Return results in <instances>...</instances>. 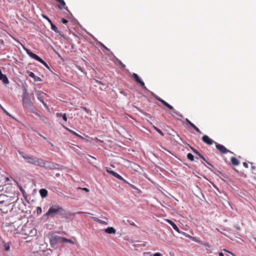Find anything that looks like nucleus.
<instances>
[{"label":"nucleus","instance_id":"e433bc0d","mask_svg":"<svg viewBox=\"0 0 256 256\" xmlns=\"http://www.w3.org/2000/svg\"><path fill=\"white\" fill-rule=\"evenodd\" d=\"M62 22L63 24H66L68 23V21L66 19H65V18H62Z\"/></svg>","mask_w":256,"mask_h":256},{"label":"nucleus","instance_id":"c9c22d12","mask_svg":"<svg viewBox=\"0 0 256 256\" xmlns=\"http://www.w3.org/2000/svg\"><path fill=\"white\" fill-rule=\"evenodd\" d=\"M56 117L60 118V117H62V116L63 114L60 113V112H57V113L56 114Z\"/></svg>","mask_w":256,"mask_h":256},{"label":"nucleus","instance_id":"dca6fc26","mask_svg":"<svg viewBox=\"0 0 256 256\" xmlns=\"http://www.w3.org/2000/svg\"><path fill=\"white\" fill-rule=\"evenodd\" d=\"M230 160L232 164L234 166H238L240 164L239 160L234 157L231 158Z\"/></svg>","mask_w":256,"mask_h":256},{"label":"nucleus","instance_id":"e2e57ef3","mask_svg":"<svg viewBox=\"0 0 256 256\" xmlns=\"http://www.w3.org/2000/svg\"><path fill=\"white\" fill-rule=\"evenodd\" d=\"M12 210H13V209H11V210H10V212H12Z\"/></svg>","mask_w":256,"mask_h":256},{"label":"nucleus","instance_id":"2eb2a0df","mask_svg":"<svg viewBox=\"0 0 256 256\" xmlns=\"http://www.w3.org/2000/svg\"><path fill=\"white\" fill-rule=\"evenodd\" d=\"M105 232L110 234H114L116 232L115 229L112 227H108L106 229Z\"/></svg>","mask_w":256,"mask_h":256},{"label":"nucleus","instance_id":"bf43d9fd","mask_svg":"<svg viewBox=\"0 0 256 256\" xmlns=\"http://www.w3.org/2000/svg\"><path fill=\"white\" fill-rule=\"evenodd\" d=\"M2 212H4H4H5V213H7V212H8V210H6V212H5V211H2Z\"/></svg>","mask_w":256,"mask_h":256},{"label":"nucleus","instance_id":"393cba45","mask_svg":"<svg viewBox=\"0 0 256 256\" xmlns=\"http://www.w3.org/2000/svg\"><path fill=\"white\" fill-rule=\"evenodd\" d=\"M106 171L108 173L110 174H111L112 176H114V174H115L116 172H114V171H113L110 168H106Z\"/></svg>","mask_w":256,"mask_h":256},{"label":"nucleus","instance_id":"9b49d317","mask_svg":"<svg viewBox=\"0 0 256 256\" xmlns=\"http://www.w3.org/2000/svg\"><path fill=\"white\" fill-rule=\"evenodd\" d=\"M60 239L58 238V236H52L50 240L51 246L54 247L58 241H60Z\"/></svg>","mask_w":256,"mask_h":256},{"label":"nucleus","instance_id":"c03bdc74","mask_svg":"<svg viewBox=\"0 0 256 256\" xmlns=\"http://www.w3.org/2000/svg\"><path fill=\"white\" fill-rule=\"evenodd\" d=\"M223 250H224V251H225V252H228V253L230 254L232 256H235V255H234V254H233L231 252H229V251L227 250H226V249H224Z\"/></svg>","mask_w":256,"mask_h":256},{"label":"nucleus","instance_id":"cd10ccee","mask_svg":"<svg viewBox=\"0 0 256 256\" xmlns=\"http://www.w3.org/2000/svg\"><path fill=\"white\" fill-rule=\"evenodd\" d=\"M197 132L199 133V134H202V132L200 130V129L197 128L194 124L193 126H192Z\"/></svg>","mask_w":256,"mask_h":256},{"label":"nucleus","instance_id":"de8ad7c7","mask_svg":"<svg viewBox=\"0 0 256 256\" xmlns=\"http://www.w3.org/2000/svg\"><path fill=\"white\" fill-rule=\"evenodd\" d=\"M39 134L41 137H42V138H43V139H44V140H46V138L45 136H42L40 133H39V134Z\"/></svg>","mask_w":256,"mask_h":256},{"label":"nucleus","instance_id":"0eeeda50","mask_svg":"<svg viewBox=\"0 0 256 256\" xmlns=\"http://www.w3.org/2000/svg\"><path fill=\"white\" fill-rule=\"evenodd\" d=\"M155 98L160 102H161L164 105L168 107L170 110H174V107L170 105L169 104H168L167 102L164 101V100L161 98L160 97H159L158 96H154Z\"/></svg>","mask_w":256,"mask_h":256},{"label":"nucleus","instance_id":"f257e3e1","mask_svg":"<svg viewBox=\"0 0 256 256\" xmlns=\"http://www.w3.org/2000/svg\"><path fill=\"white\" fill-rule=\"evenodd\" d=\"M19 154L22 158L28 160L29 164L44 168L46 170H52L55 168V164L52 162L42 158L28 156L23 152H19Z\"/></svg>","mask_w":256,"mask_h":256},{"label":"nucleus","instance_id":"6e6552de","mask_svg":"<svg viewBox=\"0 0 256 256\" xmlns=\"http://www.w3.org/2000/svg\"><path fill=\"white\" fill-rule=\"evenodd\" d=\"M203 142L208 144L212 145V144L214 142L211 138H210L208 136L204 135L202 138Z\"/></svg>","mask_w":256,"mask_h":256},{"label":"nucleus","instance_id":"052dcab7","mask_svg":"<svg viewBox=\"0 0 256 256\" xmlns=\"http://www.w3.org/2000/svg\"><path fill=\"white\" fill-rule=\"evenodd\" d=\"M205 245L206 246H210V245L208 244H206Z\"/></svg>","mask_w":256,"mask_h":256},{"label":"nucleus","instance_id":"473e14b6","mask_svg":"<svg viewBox=\"0 0 256 256\" xmlns=\"http://www.w3.org/2000/svg\"><path fill=\"white\" fill-rule=\"evenodd\" d=\"M186 123L189 124L191 127L192 126H193L194 124L193 123H192L188 118H186Z\"/></svg>","mask_w":256,"mask_h":256},{"label":"nucleus","instance_id":"7ed1b4c3","mask_svg":"<svg viewBox=\"0 0 256 256\" xmlns=\"http://www.w3.org/2000/svg\"><path fill=\"white\" fill-rule=\"evenodd\" d=\"M24 49L26 52V54L30 57L38 61L39 62H40V63L43 64L46 68H49V66L48 65V64L44 60H42L40 57H39L38 55L33 53L29 49L27 48L26 47H24Z\"/></svg>","mask_w":256,"mask_h":256},{"label":"nucleus","instance_id":"20e7f679","mask_svg":"<svg viewBox=\"0 0 256 256\" xmlns=\"http://www.w3.org/2000/svg\"><path fill=\"white\" fill-rule=\"evenodd\" d=\"M64 209H49L48 212L46 214L47 216L51 217L58 216H64Z\"/></svg>","mask_w":256,"mask_h":256},{"label":"nucleus","instance_id":"a18cd8bd","mask_svg":"<svg viewBox=\"0 0 256 256\" xmlns=\"http://www.w3.org/2000/svg\"><path fill=\"white\" fill-rule=\"evenodd\" d=\"M82 190L86 192H89V191H90L89 190L86 188H82Z\"/></svg>","mask_w":256,"mask_h":256},{"label":"nucleus","instance_id":"4468645a","mask_svg":"<svg viewBox=\"0 0 256 256\" xmlns=\"http://www.w3.org/2000/svg\"><path fill=\"white\" fill-rule=\"evenodd\" d=\"M64 128L66 130H67L68 132H70L71 134H74V136H78V138H81L84 139V138L82 136H80V134H77V133H76V132H75L74 131V130H72L70 129L69 128H67V127H66V126H64Z\"/></svg>","mask_w":256,"mask_h":256},{"label":"nucleus","instance_id":"b1692460","mask_svg":"<svg viewBox=\"0 0 256 256\" xmlns=\"http://www.w3.org/2000/svg\"><path fill=\"white\" fill-rule=\"evenodd\" d=\"M187 158L190 161H193L194 160V156L191 153H188L187 154Z\"/></svg>","mask_w":256,"mask_h":256},{"label":"nucleus","instance_id":"bb28decb","mask_svg":"<svg viewBox=\"0 0 256 256\" xmlns=\"http://www.w3.org/2000/svg\"><path fill=\"white\" fill-rule=\"evenodd\" d=\"M26 73L28 74L29 76L33 78H35L36 76L34 74V73H33L32 72L28 70L26 72Z\"/></svg>","mask_w":256,"mask_h":256},{"label":"nucleus","instance_id":"a19ab883","mask_svg":"<svg viewBox=\"0 0 256 256\" xmlns=\"http://www.w3.org/2000/svg\"><path fill=\"white\" fill-rule=\"evenodd\" d=\"M18 186V188H19L20 190L24 194V190L20 186Z\"/></svg>","mask_w":256,"mask_h":256},{"label":"nucleus","instance_id":"a878e982","mask_svg":"<svg viewBox=\"0 0 256 256\" xmlns=\"http://www.w3.org/2000/svg\"><path fill=\"white\" fill-rule=\"evenodd\" d=\"M122 180L124 183L128 184L130 186L134 189H136V187L128 183V182L126 180L124 179V178H122V180Z\"/></svg>","mask_w":256,"mask_h":256},{"label":"nucleus","instance_id":"13d9d810","mask_svg":"<svg viewBox=\"0 0 256 256\" xmlns=\"http://www.w3.org/2000/svg\"><path fill=\"white\" fill-rule=\"evenodd\" d=\"M190 148H191V150H192V152H193V150H194L195 149V148H194L192 147H190Z\"/></svg>","mask_w":256,"mask_h":256},{"label":"nucleus","instance_id":"4c0bfd02","mask_svg":"<svg viewBox=\"0 0 256 256\" xmlns=\"http://www.w3.org/2000/svg\"><path fill=\"white\" fill-rule=\"evenodd\" d=\"M193 152H194L195 154H197L198 156L200 155V152H198L196 150V149H194V150H193Z\"/></svg>","mask_w":256,"mask_h":256},{"label":"nucleus","instance_id":"6e6d98bb","mask_svg":"<svg viewBox=\"0 0 256 256\" xmlns=\"http://www.w3.org/2000/svg\"><path fill=\"white\" fill-rule=\"evenodd\" d=\"M78 68L80 70L82 71V70L81 68H80V66H78Z\"/></svg>","mask_w":256,"mask_h":256},{"label":"nucleus","instance_id":"37998d69","mask_svg":"<svg viewBox=\"0 0 256 256\" xmlns=\"http://www.w3.org/2000/svg\"><path fill=\"white\" fill-rule=\"evenodd\" d=\"M42 104H44V106L46 109L48 110V105L46 104L44 102V103H42Z\"/></svg>","mask_w":256,"mask_h":256},{"label":"nucleus","instance_id":"58836bf2","mask_svg":"<svg viewBox=\"0 0 256 256\" xmlns=\"http://www.w3.org/2000/svg\"><path fill=\"white\" fill-rule=\"evenodd\" d=\"M82 108L87 113H88L89 112V110L86 107H82Z\"/></svg>","mask_w":256,"mask_h":256},{"label":"nucleus","instance_id":"79ce46f5","mask_svg":"<svg viewBox=\"0 0 256 256\" xmlns=\"http://www.w3.org/2000/svg\"><path fill=\"white\" fill-rule=\"evenodd\" d=\"M243 166L246 168H248V164L245 162L243 163Z\"/></svg>","mask_w":256,"mask_h":256},{"label":"nucleus","instance_id":"a211bd4d","mask_svg":"<svg viewBox=\"0 0 256 256\" xmlns=\"http://www.w3.org/2000/svg\"><path fill=\"white\" fill-rule=\"evenodd\" d=\"M58 238L60 239V240H62V242H68V243L72 244H74V242L70 239H68L65 238H63V237H61V236H58Z\"/></svg>","mask_w":256,"mask_h":256},{"label":"nucleus","instance_id":"4d7b16f0","mask_svg":"<svg viewBox=\"0 0 256 256\" xmlns=\"http://www.w3.org/2000/svg\"><path fill=\"white\" fill-rule=\"evenodd\" d=\"M58 2L60 3V2L61 1H62V0H56Z\"/></svg>","mask_w":256,"mask_h":256},{"label":"nucleus","instance_id":"f3484780","mask_svg":"<svg viewBox=\"0 0 256 256\" xmlns=\"http://www.w3.org/2000/svg\"><path fill=\"white\" fill-rule=\"evenodd\" d=\"M93 218V220L94 221H96V222H98L100 224H105V225H106V224H108V222L104 221V220H100V219H99V218H97L94 217V218Z\"/></svg>","mask_w":256,"mask_h":256},{"label":"nucleus","instance_id":"39448f33","mask_svg":"<svg viewBox=\"0 0 256 256\" xmlns=\"http://www.w3.org/2000/svg\"><path fill=\"white\" fill-rule=\"evenodd\" d=\"M216 147L220 151V152L222 154H226L227 152L232 153V152H231L230 150H228L222 144H216Z\"/></svg>","mask_w":256,"mask_h":256},{"label":"nucleus","instance_id":"3c124183","mask_svg":"<svg viewBox=\"0 0 256 256\" xmlns=\"http://www.w3.org/2000/svg\"><path fill=\"white\" fill-rule=\"evenodd\" d=\"M174 113H175V114H176L177 115H178V116H182V114H179L178 112H174Z\"/></svg>","mask_w":256,"mask_h":256},{"label":"nucleus","instance_id":"5701e85b","mask_svg":"<svg viewBox=\"0 0 256 256\" xmlns=\"http://www.w3.org/2000/svg\"><path fill=\"white\" fill-rule=\"evenodd\" d=\"M154 128L159 133L161 136H164V134L162 132L159 128H158L157 127L155 126H153Z\"/></svg>","mask_w":256,"mask_h":256},{"label":"nucleus","instance_id":"c756f323","mask_svg":"<svg viewBox=\"0 0 256 256\" xmlns=\"http://www.w3.org/2000/svg\"><path fill=\"white\" fill-rule=\"evenodd\" d=\"M93 80L97 84H100V85H102V86H104V84L102 82H100V81H99L98 80H96V78H93Z\"/></svg>","mask_w":256,"mask_h":256},{"label":"nucleus","instance_id":"4be33fe9","mask_svg":"<svg viewBox=\"0 0 256 256\" xmlns=\"http://www.w3.org/2000/svg\"><path fill=\"white\" fill-rule=\"evenodd\" d=\"M60 4L62 6L63 8L67 10L68 12H70V10L68 9V8L66 6V2L64 0L60 2Z\"/></svg>","mask_w":256,"mask_h":256},{"label":"nucleus","instance_id":"5fc2aeb1","mask_svg":"<svg viewBox=\"0 0 256 256\" xmlns=\"http://www.w3.org/2000/svg\"><path fill=\"white\" fill-rule=\"evenodd\" d=\"M2 110H3L4 112L7 114V115H8V112L5 110H4V108H2Z\"/></svg>","mask_w":256,"mask_h":256},{"label":"nucleus","instance_id":"864d4df0","mask_svg":"<svg viewBox=\"0 0 256 256\" xmlns=\"http://www.w3.org/2000/svg\"><path fill=\"white\" fill-rule=\"evenodd\" d=\"M58 7L60 10H62V8L60 5H58Z\"/></svg>","mask_w":256,"mask_h":256},{"label":"nucleus","instance_id":"603ef678","mask_svg":"<svg viewBox=\"0 0 256 256\" xmlns=\"http://www.w3.org/2000/svg\"><path fill=\"white\" fill-rule=\"evenodd\" d=\"M219 256H224V254L222 252H220L219 253Z\"/></svg>","mask_w":256,"mask_h":256},{"label":"nucleus","instance_id":"f704fd0d","mask_svg":"<svg viewBox=\"0 0 256 256\" xmlns=\"http://www.w3.org/2000/svg\"><path fill=\"white\" fill-rule=\"evenodd\" d=\"M62 119H63L65 122H67L68 118H67V117H66V114H65V113L63 114V116H62Z\"/></svg>","mask_w":256,"mask_h":256},{"label":"nucleus","instance_id":"c85d7f7f","mask_svg":"<svg viewBox=\"0 0 256 256\" xmlns=\"http://www.w3.org/2000/svg\"><path fill=\"white\" fill-rule=\"evenodd\" d=\"M198 156L200 158L204 161L206 162L208 164L210 165V166H212V164L209 163L206 160V158H204V157L202 154H200V155Z\"/></svg>","mask_w":256,"mask_h":256},{"label":"nucleus","instance_id":"8fccbe9b","mask_svg":"<svg viewBox=\"0 0 256 256\" xmlns=\"http://www.w3.org/2000/svg\"><path fill=\"white\" fill-rule=\"evenodd\" d=\"M37 212H38V213H41L42 209H37Z\"/></svg>","mask_w":256,"mask_h":256},{"label":"nucleus","instance_id":"680f3d73","mask_svg":"<svg viewBox=\"0 0 256 256\" xmlns=\"http://www.w3.org/2000/svg\"><path fill=\"white\" fill-rule=\"evenodd\" d=\"M236 228L238 230H240V227H236Z\"/></svg>","mask_w":256,"mask_h":256},{"label":"nucleus","instance_id":"ea45409f","mask_svg":"<svg viewBox=\"0 0 256 256\" xmlns=\"http://www.w3.org/2000/svg\"><path fill=\"white\" fill-rule=\"evenodd\" d=\"M154 256H162V254L160 252H156L153 254Z\"/></svg>","mask_w":256,"mask_h":256},{"label":"nucleus","instance_id":"412c9836","mask_svg":"<svg viewBox=\"0 0 256 256\" xmlns=\"http://www.w3.org/2000/svg\"><path fill=\"white\" fill-rule=\"evenodd\" d=\"M40 118V120L45 124H50L48 122V118L44 116H42L40 114L38 116Z\"/></svg>","mask_w":256,"mask_h":256},{"label":"nucleus","instance_id":"1a4fd4ad","mask_svg":"<svg viewBox=\"0 0 256 256\" xmlns=\"http://www.w3.org/2000/svg\"><path fill=\"white\" fill-rule=\"evenodd\" d=\"M165 220L166 222H168L169 224H170L175 230L178 232V233H180L181 232L180 231V230L178 228L177 226L171 220H170L169 219H166V220ZM182 234H186L184 232H182Z\"/></svg>","mask_w":256,"mask_h":256},{"label":"nucleus","instance_id":"f03ea898","mask_svg":"<svg viewBox=\"0 0 256 256\" xmlns=\"http://www.w3.org/2000/svg\"><path fill=\"white\" fill-rule=\"evenodd\" d=\"M22 104L24 108L36 114V116H40V114L36 112L33 102L31 101L29 94L25 90L22 96Z\"/></svg>","mask_w":256,"mask_h":256},{"label":"nucleus","instance_id":"09e8293b","mask_svg":"<svg viewBox=\"0 0 256 256\" xmlns=\"http://www.w3.org/2000/svg\"><path fill=\"white\" fill-rule=\"evenodd\" d=\"M120 64L123 68H124L125 66V65L124 64H122L120 61Z\"/></svg>","mask_w":256,"mask_h":256},{"label":"nucleus","instance_id":"f8f14e48","mask_svg":"<svg viewBox=\"0 0 256 256\" xmlns=\"http://www.w3.org/2000/svg\"><path fill=\"white\" fill-rule=\"evenodd\" d=\"M39 192L41 197L42 198L46 197L48 195V192L45 188L40 189Z\"/></svg>","mask_w":256,"mask_h":256},{"label":"nucleus","instance_id":"72a5a7b5","mask_svg":"<svg viewBox=\"0 0 256 256\" xmlns=\"http://www.w3.org/2000/svg\"><path fill=\"white\" fill-rule=\"evenodd\" d=\"M34 80L35 81H37V82H42V80L41 78H40V77L38 76H35V78H34Z\"/></svg>","mask_w":256,"mask_h":256},{"label":"nucleus","instance_id":"6ab92c4d","mask_svg":"<svg viewBox=\"0 0 256 256\" xmlns=\"http://www.w3.org/2000/svg\"><path fill=\"white\" fill-rule=\"evenodd\" d=\"M50 24V26H51V29L54 30V32H56V33H58V32H60L59 30H58L57 27L52 23V22H51Z\"/></svg>","mask_w":256,"mask_h":256},{"label":"nucleus","instance_id":"423d86ee","mask_svg":"<svg viewBox=\"0 0 256 256\" xmlns=\"http://www.w3.org/2000/svg\"><path fill=\"white\" fill-rule=\"evenodd\" d=\"M132 77L134 79V80H136V82L140 84V86L145 90H146V86H145V84L144 83V82H142L139 78V76H138V75L135 73H134L132 75Z\"/></svg>","mask_w":256,"mask_h":256},{"label":"nucleus","instance_id":"9d476101","mask_svg":"<svg viewBox=\"0 0 256 256\" xmlns=\"http://www.w3.org/2000/svg\"><path fill=\"white\" fill-rule=\"evenodd\" d=\"M38 99L42 103L44 102V96L46 94L42 91H38L36 94Z\"/></svg>","mask_w":256,"mask_h":256},{"label":"nucleus","instance_id":"2f4dec72","mask_svg":"<svg viewBox=\"0 0 256 256\" xmlns=\"http://www.w3.org/2000/svg\"><path fill=\"white\" fill-rule=\"evenodd\" d=\"M42 17H43L44 18H45L46 20L48 22H49L50 24L51 22H52V20L49 18H48V16H45V15H44V14H42Z\"/></svg>","mask_w":256,"mask_h":256},{"label":"nucleus","instance_id":"49530a36","mask_svg":"<svg viewBox=\"0 0 256 256\" xmlns=\"http://www.w3.org/2000/svg\"><path fill=\"white\" fill-rule=\"evenodd\" d=\"M5 249H6V250H10V246H5Z\"/></svg>","mask_w":256,"mask_h":256},{"label":"nucleus","instance_id":"7c9ffc66","mask_svg":"<svg viewBox=\"0 0 256 256\" xmlns=\"http://www.w3.org/2000/svg\"><path fill=\"white\" fill-rule=\"evenodd\" d=\"M114 176L116 178H118L120 180H122V178H123L121 176H120L119 174H118L116 172L115 173Z\"/></svg>","mask_w":256,"mask_h":256},{"label":"nucleus","instance_id":"aec40b11","mask_svg":"<svg viewBox=\"0 0 256 256\" xmlns=\"http://www.w3.org/2000/svg\"><path fill=\"white\" fill-rule=\"evenodd\" d=\"M123 222H128V223L132 225V226H135L136 227H137V226L134 224V222H132V220L128 219L127 218H125L124 220H123Z\"/></svg>","mask_w":256,"mask_h":256},{"label":"nucleus","instance_id":"ddd939ff","mask_svg":"<svg viewBox=\"0 0 256 256\" xmlns=\"http://www.w3.org/2000/svg\"><path fill=\"white\" fill-rule=\"evenodd\" d=\"M8 200V196L5 194H0V204H2L6 203Z\"/></svg>","mask_w":256,"mask_h":256}]
</instances>
